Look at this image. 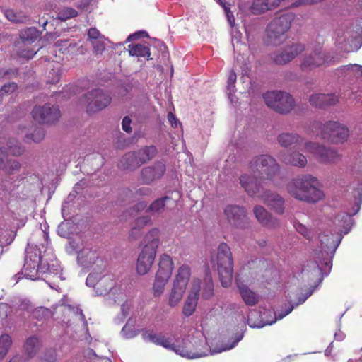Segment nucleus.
<instances>
[{"label": "nucleus", "instance_id": "1", "mask_svg": "<svg viewBox=\"0 0 362 362\" xmlns=\"http://www.w3.org/2000/svg\"><path fill=\"white\" fill-rule=\"evenodd\" d=\"M318 180L311 175H302L293 179L286 187L290 195L299 201L315 204L325 198L324 192L318 188Z\"/></svg>", "mask_w": 362, "mask_h": 362}, {"label": "nucleus", "instance_id": "2", "mask_svg": "<svg viewBox=\"0 0 362 362\" xmlns=\"http://www.w3.org/2000/svg\"><path fill=\"white\" fill-rule=\"evenodd\" d=\"M211 262L216 264L221 284L223 287L228 288L231 285L233 274V260L229 246L221 243L215 256H212Z\"/></svg>", "mask_w": 362, "mask_h": 362}, {"label": "nucleus", "instance_id": "3", "mask_svg": "<svg viewBox=\"0 0 362 362\" xmlns=\"http://www.w3.org/2000/svg\"><path fill=\"white\" fill-rule=\"evenodd\" d=\"M54 270L48 264L43 262L40 248L30 247L26 250L23 268V272L26 278L31 279L42 278L45 274H50Z\"/></svg>", "mask_w": 362, "mask_h": 362}, {"label": "nucleus", "instance_id": "4", "mask_svg": "<svg viewBox=\"0 0 362 362\" xmlns=\"http://www.w3.org/2000/svg\"><path fill=\"white\" fill-rule=\"evenodd\" d=\"M313 128L321 129V137L332 143H343L347 140L349 135V129L335 121H329L325 124L315 121L313 123Z\"/></svg>", "mask_w": 362, "mask_h": 362}, {"label": "nucleus", "instance_id": "5", "mask_svg": "<svg viewBox=\"0 0 362 362\" xmlns=\"http://www.w3.org/2000/svg\"><path fill=\"white\" fill-rule=\"evenodd\" d=\"M158 270L156 272L153 289L155 296H160L169 280L174 268V263L169 255L162 254L159 258Z\"/></svg>", "mask_w": 362, "mask_h": 362}, {"label": "nucleus", "instance_id": "6", "mask_svg": "<svg viewBox=\"0 0 362 362\" xmlns=\"http://www.w3.org/2000/svg\"><path fill=\"white\" fill-rule=\"evenodd\" d=\"M78 264L84 268H93V271L103 272L105 269V262L96 248L90 245L83 247L78 252Z\"/></svg>", "mask_w": 362, "mask_h": 362}, {"label": "nucleus", "instance_id": "7", "mask_svg": "<svg viewBox=\"0 0 362 362\" xmlns=\"http://www.w3.org/2000/svg\"><path fill=\"white\" fill-rule=\"evenodd\" d=\"M223 214L233 228L244 230L250 227L247 211L243 206L228 204L224 208Z\"/></svg>", "mask_w": 362, "mask_h": 362}, {"label": "nucleus", "instance_id": "8", "mask_svg": "<svg viewBox=\"0 0 362 362\" xmlns=\"http://www.w3.org/2000/svg\"><path fill=\"white\" fill-rule=\"evenodd\" d=\"M84 97L87 102V112L89 113L98 112L105 109L112 100L110 94L100 88L88 91Z\"/></svg>", "mask_w": 362, "mask_h": 362}, {"label": "nucleus", "instance_id": "9", "mask_svg": "<svg viewBox=\"0 0 362 362\" xmlns=\"http://www.w3.org/2000/svg\"><path fill=\"white\" fill-rule=\"evenodd\" d=\"M295 16L292 13H277L273 20V45H279L286 38V33L290 29Z\"/></svg>", "mask_w": 362, "mask_h": 362}, {"label": "nucleus", "instance_id": "10", "mask_svg": "<svg viewBox=\"0 0 362 362\" xmlns=\"http://www.w3.org/2000/svg\"><path fill=\"white\" fill-rule=\"evenodd\" d=\"M32 116L39 123L52 124L59 119L61 113L57 106L47 103L35 106Z\"/></svg>", "mask_w": 362, "mask_h": 362}, {"label": "nucleus", "instance_id": "11", "mask_svg": "<svg viewBox=\"0 0 362 362\" xmlns=\"http://www.w3.org/2000/svg\"><path fill=\"white\" fill-rule=\"evenodd\" d=\"M305 150L315 155L318 161L321 163H330L335 162L339 155L332 148H325L315 142H305Z\"/></svg>", "mask_w": 362, "mask_h": 362}, {"label": "nucleus", "instance_id": "12", "mask_svg": "<svg viewBox=\"0 0 362 362\" xmlns=\"http://www.w3.org/2000/svg\"><path fill=\"white\" fill-rule=\"evenodd\" d=\"M158 345L162 346L164 348L172 350L175 351L176 354L189 358L204 357L208 356L209 354L207 353L208 349H206V351H202L201 349H196V351H192V350L188 349L187 347L175 345L174 343H173L171 339L165 337L163 335H161Z\"/></svg>", "mask_w": 362, "mask_h": 362}, {"label": "nucleus", "instance_id": "13", "mask_svg": "<svg viewBox=\"0 0 362 362\" xmlns=\"http://www.w3.org/2000/svg\"><path fill=\"white\" fill-rule=\"evenodd\" d=\"M251 168L259 179L269 181L272 173V157L269 155H260L255 157L251 162Z\"/></svg>", "mask_w": 362, "mask_h": 362}, {"label": "nucleus", "instance_id": "14", "mask_svg": "<svg viewBox=\"0 0 362 362\" xmlns=\"http://www.w3.org/2000/svg\"><path fill=\"white\" fill-rule=\"evenodd\" d=\"M257 175H250L247 174H244L240 177V183L243 188H244L245 191L250 196H253L255 194H259L263 197V193H264L265 187L267 185V182L263 180H257L256 177Z\"/></svg>", "mask_w": 362, "mask_h": 362}, {"label": "nucleus", "instance_id": "15", "mask_svg": "<svg viewBox=\"0 0 362 362\" xmlns=\"http://www.w3.org/2000/svg\"><path fill=\"white\" fill-rule=\"evenodd\" d=\"M294 104V100L289 93L273 90V110L275 111L282 114L288 113L293 108Z\"/></svg>", "mask_w": 362, "mask_h": 362}, {"label": "nucleus", "instance_id": "16", "mask_svg": "<svg viewBox=\"0 0 362 362\" xmlns=\"http://www.w3.org/2000/svg\"><path fill=\"white\" fill-rule=\"evenodd\" d=\"M332 62V58L325 56L320 52H314L309 55H305L301 61L300 69L303 71H310L324 64H329Z\"/></svg>", "mask_w": 362, "mask_h": 362}, {"label": "nucleus", "instance_id": "17", "mask_svg": "<svg viewBox=\"0 0 362 362\" xmlns=\"http://www.w3.org/2000/svg\"><path fill=\"white\" fill-rule=\"evenodd\" d=\"M305 49V47L303 44L300 42H293L286 46L283 50L275 57L274 60L279 64L288 63L302 53Z\"/></svg>", "mask_w": 362, "mask_h": 362}, {"label": "nucleus", "instance_id": "18", "mask_svg": "<svg viewBox=\"0 0 362 362\" xmlns=\"http://www.w3.org/2000/svg\"><path fill=\"white\" fill-rule=\"evenodd\" d=\"M200 279H194L192 282L190 291L182 309V313L186 317L191 316L196 310L200 290Z\"/></svg>", "mask_w": 362, "mask_h": 362}, {"label": "nucleus", "instance_id": "19", "mask_svg": "<svg viewBox=\"0 0 362 362\" xmlns=\"http://www.w3.org/2000/svg\"><path fill=\"white\" fill-rule=\"evenodd\" d=\"M160 243V231L153 228L144 235L141 242L142 250L156 255L157 250Z\"/></svg>", "mask_w": 362, "mask_h": 362}, {"label": "nucleus", "instance_id": "20", "mask_svg": "<svg viewBox=\"0 0 362 362\" xmlns=\"http://www.w3.org/2000/svg\"><path fill=\"white\" fill-rule=\"evenodd\" d=\"M165 172V165L162 162L156 163L152 166L144 168L141 172V180L146 185L160 179Z\"/></svg>", "mask_w": 362, "mask_h": 362}, {"label": "nucleus", "instance_id": "21", "mask_svg": "<svg viewBox=\"0 0 362 362\" xmlns=\"http://www.w3.org/2000/svg\"><path fill=\"white\" fill-rule=\"evenodd\" d=\"M310 104L315 107L325 108L339 103V95L335 93H315L309 98Z\"/></svg>", "mask_w": 362, "mask_h": 362}, {"label": "nucleus", "instance_id": "22", "mask_svg": "<svg viewBox=\"0 0 362 362\" xmlns=\"http://www.w3.org/2000/svg\"><path fill=\"white\" fill-rule=\"evenodd\" d=\"M279 144L285 148L302 149L301 146L304 143V139L298 134L283 133L277 138Z\"/></svg>", "mask_w": 362, "mask_h": 362}, {"label": "nucleus", "instance_id": "23", "mask_svg": "<svg viewBox=\"0 0 362 362\" xmlns=\"http://www.w3.org/2000/svg\"><path fill=\"white\" fill-rule=\"evenodd\" d=\"M156 258V255L141 250L139 255L136 262V272L139 275L147 274Z\"/></svg>", "mask_w": 362, "mask_h": 362}, {"label": "nucleus", "instance_id": "24", "mask_svg": "<svg viewBox=\"0 0 362 362\" xmlns=\"http://www.w3.org/2000/svg\"><path fill=\"white\" fill-rule=\"evenodd\" d=\"M319 238L321 250L327 254H334L341 241V238L334 240V234L329 232L320 233Z\"/></svg>", "mask_w": 362, "mask_h": 362}, {"label": "nucleus", "instance_id": "25", "mask_svg": "<svg viewBox=\"0 0 362 362\" xmlns=\"http://www.w3.org/2000/svg\"><path fill=\"white\" fill-rule=\"evenodd\" d=\"M310 293L308 295L303 296L298 298V301L296 303H291V302L285 303L282 306L277 308L276 310L274 312V318L273 319V324H274L277 320H280L283 319L284 317L291 313L294 308L298 305L303 303L306 299L310 296Z\"/></svg>", "mask_w": 362, "mask_h": 362}, {"label": "nucleus", "instance_id": "26", "mask_svg": "<svg viewBox=\"0 0 362 362\" xmlns=\"http://www.w3.org/2000/svg\"><path fill=\"white\" fill-rule=\"evenodd\" d=\"M238 287L241 298L245 305L247 306H255L258 303L259 300V296L252 290H251L247 286L244 284H239Z\"/></svg>", "mask_w": 362, "mask_h": 362}, {"label": "nucleus", "instance_id": "27", "mask_svg": "<svg viewBox=\"0 0 362 362\" xmlns=\"http://www.w3.org/2000/svg\"><path fill=\"white\" fill-rule=\"evenodd\" d=\"M191 276V268L188 264H183L177 269V273L173 281V284L187 288Z\"/></svg>", "mask_w": 362, "mask_h": 362}, {"label": "nucleus", "instance_id": "28", "mask_svg": "<svg viewBox=\"0 0 362 362\" xmlns=\"http://www.w3.org/2000/svg\"><path fill=\"white\" fill-rule=\"evenodd\" d=\"M115 282L110 277H103L96 283L95 291L99 296L114 293Z\"/></svg>", "mask_w": 362, "mask_h": 362}, {"label": "nucleus", "instance_id": "29", "mask_svg": "<svg viewBox=\"0 0 362 362\" xmlns=\"http://www.w3.org/2000/svg\"><path fill=\"white\" fill-rule=\"evenodd\" d=\"M140 165L153 159L157 153V149L154 146H144L135 151Z\"/></svg>", "mask_w": 362, "mask_h": 362}, {"label": "nucleus", "instance_id": "30", "mask_svg": "<svg viewBox=\"0 0 362 362\" xmlns=\"http://www.w3.org/2000/svg\"><path fill=\"white\" fill-rule=\"evenodd\" d=\"M140 166L135 151L124 154L119 162V167L122 169L134 170Z\"/></svg>", "mask_w": 362, "mask_h": 362}, {"label": "nucleus", "instance_id": "31", "mask_svg": "<svg viewBox=\"0 0 362 362\" xmlns=\"http://www.w3.org/2000/svg\"><path fill=\"white\" fill-rule=\"evenodd\" d=\"M41 346L40 339L36 337H29L25 343V354L28 356L27 360L33 358L40 347Z\"/></svg>", "mask_w": 362, "mask_h": 362}, {"label": "nucleus", "instance_id": "32", "mask_svg": "<svg viewBox=\"0 0 362 362\" xmlns=\"http://www.w3.org/2000/svg\"><path fill=\"white\" fill-rule=\"evenodd\" d=\"M170 199V198L169 197L165 196L154 200L148 207L146 211L152 216H158L161 214L165 210L167 201H169Z\"/></svg>", "mask_w": 362, "mask_h": 362}, {"label": "nucleus", "instance_id": "33", "mask_svg": "<svg viewBox=\"0 0 362 362\" xmlns=\"http://www.w3.org/2000/svg\"><path fill=\"white\" fill-rule=\"evenodd\" d=\"M19 168L20 164L16 159H8L5 156H0V170L7 174H12Z\"/></svg>", "mask_w": 362, "mask_h": 362}, {"label": "nucleus", "instance_id": "34", "mask_svg": "<svg viewBox=\"0 0 362 362\" xmlns=\"http://www.w3.org/2000/svg\"><path fill=\"white\" fill-rule=\"evenodd\" d=\"M185 289L186 288L184 287L173 284V288L168 298V305L170 307H175L179 303L183 296Z\"/></svg>", "mask_w": 362, "mask_h": 362}, {"label": "nucleus", "instance_id": "35", "mask_svg": "<svg viewBox=\"0 0 362 362\" xmlns=\"http://www.w3.org/2000/svg\"><path fill=\"white\" fill-rule=\"evenodd\" d=\"M129 52L132 56L141 57L148 58L150 57V49L144 44H136L129 45Z\"/></svg>", "mask_w": 362, "mask_h": 362}, {"label": "nucleus", "instance_id": "36", "mask_svg": "<svg viewBox=\"0 0 362 362\" xmlns=\"http://www.w3.org/2000/svg\"><path fill=\"white\" fill-rule=\"evenodd\" d=\"M38 36V30L34 27L22 30L20 33V38L21 41L24 44L27 45H30L35 42Z\"/></svg>", "mask_w": 362, "mask_h": 362}, {"label": "nucleus", "instance_id": "37", "mask_svg": "<svg viewBox=\"0 0 362 362\" xmlns=\"http://www.w3.org/2000/svg\"><path fill=\"white\" fill-rule=\"evenodd\" d=\"M271 4L272 0H254L250 11L255 15L261 14L269 10Z\"/></svg>", "mask_w": 362, "mask_h": 362}, {"label": "nucleus", "instance_id": "38", "mask_svg": "<svg viewBox=\"0 0 362 362\" xmlns=\"http://www.w3.org/2000/svg\"><path fill=\"white\" fill-rule=\"evenodd\" d=\"M11 346V337L8 334H1L0 336V361L6 356Z\"/></svg>", "mask_w": 362, "mask_h": 362}, {"label": "nucleus", "instance_id": "39", "mask_svg": "<svg viewBox=\"0 0 362 362\" xmlns=\"http://www.w3.org/2000/svg\"><path fill=\"white\" fill-rule=\"evenodd\" d=\"M254 214L257 221L262 225H267L271 221V216L268 212L261 206H256L253 209Z\"/></svg>", "mask_w": 362, "mask_h": 362}, {"label": "nucleus", "instance_id": "40", "mask_svg": "<svg viewBox=\"0 0 362 362\" xmlns=\"http://www.w3.org/2000/svg\"><path fill=\"white\" fill-rule=\"evenodd\" d=\"M288 162L293 166L303 168L307 164V158L302 153H293L289 155Z\"/></svg>", "mask_w": 362, "mask_h": 362}, {"label": "nucleus", "instance_id": "41", "mask_svg": "<svg viewBox=\"0 0 362 362\" xmlns=\"http://www.w3.org/2000/svg\"><path fill=\"white\" fill-rule=\"evenodd\" d=\"M286 1V0H273V8L276 6H279L281 4H282V6L285 7H298L302 5L316 4L322 1V0H297L295 2L292 3L291 5H286L284 3Z\"/></svg>", "mask_w": 362, "mask_h": 362}, {"label": "nucleus", "instance_id": "42", "mask_svg": "<svg viewBox=\"0 0 362 362\" xmlns=\"http://www.w3.org/2000/svg\"><path fill=\"white\" fill-rule=\"evenodd\" d=\"M18 89V84L15 82H8L4 84L0 88V101L3 100L4 97H6Z\"/></svg>", "mask_w": 362, "mask_h": 362}, {"label": "nucleus", "instance_id": "43", "mask_svg": "<svg viewBox=\"0 0 362 362\" xmlns=\"http://www.w3.org/2000/svg\"><path fill=\"white\" fill-rule=\"evenodd\" d=\"M214 296V284L211 277H206L204 279V286L202 293V297L206 300L211 298Z\"/></svg>", "mask_w": 362, "mask_h": 362}, {"label": "nucleus", "instance_id": "44", "mask_svg": "<svg viewBox=\"0 0 362 362\" xmlns=\"http://www.w3.org/2000/svg\"><path fill=\"white\" fill-rule=\"evenodd\" d=\"M19 70L17 68H0V80H7L16 78L18 76Z\"/></svg>", "mask_w": 362, "mask_h": 362}, {"label": "nucleus", "instance_id": "45", "mask_svg": "<svg viewBox=\"0 0 362 362\" xmlns=\"http://www.w3.org/2000/svg\"><path fill=\"white\" fill-rule=\"evenodd\" d=\"M284 199L279 194H273V212L282 214L284 212Z\"/></svg>", "mask_w": 362, "mask_h": 362}, {"label": "nucleus", "instance_id": "46", "mask_svg": "<svg viewBox=\"0 0 362 362\" xmlns=\"http://www.w3.org/2000/svg\"><path fill=\"white\" fill-rule=\"evenodd\" d=\"M45 136V132L44 129L41 127H37L35 131L30 134H27L25 138L28 139H31L34 142L38 143L41 141Z\"/></svg>", "mask_w": 362, "mask_h": 362}, {"label": "nucleus", "instance_id": "47", "mask_svg": "<svg viewBox=\"0 0 362 362\" xmlns=\"http://www.w3.org/2000/svg\"><path fill=\"white\" fill-rule=\"evenodd\" d=\"M78 15V12L71 8H64L58 13V18L65 21L67 19L75 17Z\"/></svg>", "mask_w": 362, "mask_h": 362}, {"label": "nucleus", "instance_id": "48", "mask_svg": "<svg viewBox=\"0 0 362 362\" xmlns=\"http://www.w3.org/2000/svg\"><path fill=\"white\" fill-rule=\"evenodd\" d=\"M33 315L35 318L42 320L51 315L50 310L44 307H39L33 310Z\"/></svg>", "mask_w": 362, "mask_h": 362}, {"label": "nucleus", "instance_id": "49", "mask_svg": "<svg viewBox=\"0 0 362 362\" xmlns=\"http://www.w3.org/2000/svg\"><path fill=\"white\" fill-rule=\"evenodd\" d=\"M93 47V52L95 55L102 54L105 49V37L91 42Z\"/></svg>", "mask_w": 362, "mask_h": 362}, {"label": "nucleus", "instance_id": "50", "mask_svg": "<svg viewBox=\"0 0 362 362\" xmlns=\"http://www.w3.org/2000/svg\"><path fill=\"white\" fill-rule=\"evenodd\" d=\"M4 14L8 20L14 23H23L25 19V16L17 14L11 9L6 10Z\"/></svg>", "mask_w": 362, "mask_h": 362}, {"label": "nucleus", "instance_id": "51", "mask_svg": "<svg viewBox=\"0 0 362 362\" xmlns=\"http://www.w3.org/2000/svg\"><path fill=\"white\" fill-rule=\"evenodd\" d=\"M236 74L233 70H231L227 81V91H228V94H231L235 92V83L236 81Z\"/></svg>", "mask_w": 362, "mask_h": 362}, {"label": "nucleus", "instance_id": "52", "mask_svg": "<svg viewBox=\"0 0 362 362\" xmlns=\"http://www.w3.org/2000/svg\"><path fill=\"white\" fill-rule=\"evenodd\" d=\"M151 223V218L148 216H142L137 218L134 221V226H136L139 229H142L144 226Z\"/></svg>", "mask_w": 362, "mask_h": 362}, {"label": "nucleus", "instance_id": "53", "mask_svg": "<svg viewBox=\"0 0 362 362\" xmlns=\"http://www.w3.org/2000/svg\"><path fill=\"white\" fill-rule=\"evenodd\" d=\"M161 334H158L152 332H145L142 334V337L145 341H151L156 344H158Z\"/></svg>", "mask_w": 362, "mask_h": 362}, {"label": "nucleus", "instance_id": "54", "mask_svg": "<svg viewBox=\"0 0 362 362\" xmlns=\"http://www.w3.org/2000/svg\"><path fill=\"white\" fill-rule=\"evenodd\" d=\"M152 194V189L148 187H142L137 189L134 195L135 198H141L145 197H149Z\"/></svg>", "mask_w": 362, "mask_h": 362}, {"label": "nucleus", "instance_id": "55", "mask_svg": "<svg viewBox=\"0 0 362 362\" xmlns=\"http://www.w3.org/2000/svg\"><path fill=\"white\" fill-rule=\"evenodd\" d=\"M296 230L303 235L306 239L310 240L311 239V233L310 231L302 223H296L294 225Z\"/></svg>", "mask_w": 362, "mask_h": 362}, {"label": "nucleus", "instance_id": "56", "mask_svg": "<svg viewBox=\"0 0 362 362\" xmlns=\"http://www.w3.org/2000/svg\"><path fill=\"white\" fill-rule=\"evenodd\" d=\"M98 273L93 270V272L88 274L86 279V284L89 286L96 287V283L100 279Z\"/></svg>", "mask_w": 362, "mask_h": 362}, {"label": "nucleus", "instance_id": "57", "mask_svg": "<svg viewBox=\"0 0 362 362\" xmlns=\"http://www.w3.org/2000/svg\"><path fill=\"white\" fill-rule=\"evenodd\" d=\"M104 37L95 28H91L88 31V37L91 42Z\"/></svg>", "mask_w": 362, "mask_h": 362}, {"label": "nucleus", "instance_id": "58", "mask_svg": "<svg viewBox=\"0 0 362 362\" xmlns=\"http://www.w3.org/2000/svg\"><path fill=\"white\" fill-rule=\"evenodd\" d=\"M44 359L48 362H54L57 360V353L54 349H47L44 355Z\"/></svg>", "mask_w": 362, "mask_h": 362}, {"label": "nucleus", "instance_id": "59", "mask_svg": "<svg viewBox=\"0 0 362 362\" xmlns=\"http://www.w3.org/2000/svg\"><path fill=\"white\" fill-rule=\"evenodd\" d=\"M132 120L128 116H125L122 119V129L126 132L127 133H131L132 132V127H131Z\"/></svg>", "mask_w": 362, "mask_h": 362}, {"label": "nucleus", "instance_id": "60", "mask_svg": "<svg viewBox=\"0 0 362 362\" xmlns=\"http://www.w3.org/2000/svg\"><path fill=\"white\" fill-rule=\"evenodd\" d=\"M141 230L134 226L129 232V238L136 240L141 235Z\"/></svg>", "mask_w": 362, "mask_h": 362}, {"label": "nucleus", "instance_id": "61", "mask_svg": "<svg viewBox=\"0 0 362 362\" xmlns=\"http://www.w3.org/2000/svg\"><path fill=\"white\" fill-rule=\"evenodd\" d=\"M49 74L54 75L52 78H51V76H49V78H50L49 82L50 83L54 84L59 81L60 74L58 70L52 69V71L49 72Z\"/></svg>", "mask_w": 362, "mask_h": 362}, {"label": "nucleus", "instance_id": "62", "mask_svg": "<svg viewBox=\"0 0 362 362\" xmlns=\"http://www.w3.org/2000/svg\"><path fill=\"white\" fill-rule=\"evenodd\" d=\"M263 99L266 103V105L269 107H272V92L267 91L265 93L262 95Z\"/></svg>", "mask_w": 362, "mask_h": 362}, {"label": "nucleus", "instance_id": "63", "mask_svg": "<svg viewBox=\"0 0 362 362\" xmlns=\"http://www.w3.org/2000/svg\"><path fill=\"white\" fill-rule=\"evenodd\" d=\"M35 54V53H34L31 49L23 50V52L19 54L20 56L27 57L28 59L32 58Z\"/></svg>", "mask_w": 362, "mask_h": 362}, {"label": "nucleus", "instance_id": "64", "mask_svg": "<svg viewBox=\"0 0 362 362\" xmlns=\"http://www.w3.org/2000/svg\"><path fill=\"white\" fill-rule=\"evenodd\" d=\"M146 206H147L146 202H139L134 206L133 209L134 211H141L144 210V209H146Z\"/></svg>", "mask_w": 362, "mask_h": 362}]
</instances>
